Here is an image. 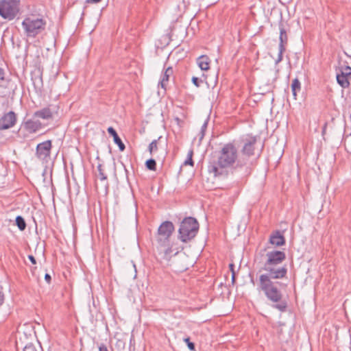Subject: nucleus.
Instances as JSON below:
<instances>
[{"label":"nucleus","mask_w":351,"mask_h":351,"mask_svg":"<svg viewBox=\"0 0 351 351\" xmlns=\"http://www.w3.org/2000/svg\"><path fill=\"white\" fill-rule=\"evenodd\" d=\"M210 160L208 171L215 177H245L251 173L250 163L245 158H240L238 148L233 142L224 144Z\"/></svg>","instance_id":"obj_1"},{"label":"nucleus","mask_w":351,"mask_h":351,"mask_svg":"<svg viewBox=\"0 0 351 351\" xmlns=\"http://www.w3.org/2000/svg\"><path fill=\"white\" fill-rule=\"evenodd\" d=\"M262 270L266 273L260 275L258 289L262 291L266 298L271 302L276 303L274 307L281 312H285L287 308V303L282 301L281 289L286 288L287 284L276 280L286 277L287 267L286 265H267L265 262Z\"/></svg>","instance_id":"obj_2"},{"label":"nucleus","mask_w":351,"mask_h":351,"mask_svg":"<svg viewBox=\"0 0 351 351\" xmlns=\"http://www.w3.org/2000/svg\"><path fill=\"white\" fill-rule=\"evenodd\" d=\"M175 230L173 223L170 221L162 222L158 228L156 234L157 248L162 258L169 260L172 252L169 239Z\"/></svg>","instance_id":"obj_3"},{"label":"nucleus","mask_w":351,"mask_h":351,"mask_svg":"<svg viewBox=\"0 0 351 351\" xmlns=\"http://www.w3.org/2000/svg\"><path fill=\"white\" fill-rule=\"evenodd\" d=\"M197 220L192 217H185L178 229V239L183 243H188L195 237L199 230Z\"/></svg>","instance_id":"obj_4"},{"label":"nucleus","mask_w":351,"mask_h":351,"mask_svg":"<svg viewBox=\"0 0 351 351\" xmlns=\"http://www.w3.org/2000/svg\"><path fill=\"white\" fill-rule=\"evenodd\" d=\"M22 26L27 37L35 38L45 30L46 21L43 19L27 17L22 22Z\"/></svg>","instance_id":"obj_5"},{"label":"nucleus","mask_w":351,"mask_h":351,"mask_svg":"<svg viewBox=\"0 0 351 351\" xmlns=\"http://www.w3.org/2000/svg\"><path fill=\"white\" fill-rule=\"evenodd\" d=\"M19 5L13 1H0V16L9 21L13 20L19 13Z\"/></svg>","instance_id":"obj_6"},{"label":"nucleus","mask_w":351,"mask_h":351,"mask_svg":"<svg viewBox=\"0 0 351 351\" xmlns=\"http://www.w3.org/2000/svg\"><path fill=\"white\" fill-rule=\"evenodd\" d=\"M257 141L256 136H250L245 139L244 145L241 149V156L240 158H245L249 161V158L254 155L255 144ZM250 163V162H248Z\"/></svg>","instance_id":"obj_7"},{"label":"nucleus","mask_w":351,"mask_h":351,"mask_svg":"<svg viewBox=\"0 0 351 351\" xmlns=\"http://www.w3.org/2000/svg\"><path fill=\"white\" fill-rule=\"evenodd\" d=\"M51 147L52 144L51 140H47L38 144L36 150V157L42 160H46L50 156Z\"/></svg>","instance_id":"obj_8"},{"label":"nucleus","mask_w":351,"mask_h":351,"mask_svg":"<svg viewBox=\"0 0 351 351\" xmlns=\"http://www.w3.org/2000/svg\"><path fill=\"white\" fill-rule=\"evenodd\" d=\"M267 265H281L286 259V254L280 250H272L266 254Z\"/></svg>","instance_id":"obj_9"},{"label":"nucleus","mask_w":351,"mask_h":351,"mask_svg":"<svg viewBox=\"0 0 351 351\" xmlns=\"http://www.w3.org/2000/svg\"><path fill=\"white\" fill-rule=\"evenodd\" d=\"M351 76V67L349 66H341L340 73H337V81L343 88H348L350 86L349 77Z\"/></svg>","instance_id":"obj_10"},{"label":"nucleus","mask_w":351,"mask_h":351,"mask_svg":"<svg viewBox=\"0 0 351 351\" xmlns=\"http://www.w3.org/2000/svg\"><path fill=\"white\" fill-rule=\"evenodd\" d=\"M16 123V115L13 111L5 113L0 118V130L12 128Z\"/></svg>","instance_id":"obj_11"},{"label":"nucleus","mask_w":351,"mask_h":351,"mask_svg":"<svg viewBox=\"0 0 351 351\" xmlns=\"http://www.w3.org/2000/svg\"><path fill=\"white\" fill-rule=\"evenodd\" d=\"M269 241L271 245L276 247L284 245L286 243L283 234L279 230H276L272 232L269 237Z\"/></svg>","instance_id":"obj_12"},{"label":"nucleus","mask_w":351,"mask_h":351,"mask_svg":"<svg viewBox=\"0 0 351 351\" xmlns=\"http://www.w3.org/2000/svg\"><path fill=\"white\" fill-rule=\"evenodd\" d=\"M41 123L39 121L29 119L24 123L25 129L29 133H34L41 128Z\"/></svg>","instance_id":"obj_13"},{"label":"nucleus","mask_w":351,"mask_h":351,"mask_svg":"<svg viewBox=\"0 0 351 351\" xmlns=\"http://www.w3.org/2000/svg\"><path fill=\"white\" fill-rule=\"evenodd\" d=\"M107 131L108 134L113 137L114 143L118 145L119 150L123 152L125 149V146L117 134L116 130L112 127H109Z\"/></svg>","instance_id":"obj_14"},{"label":"nucleus","mask_w":351,"mask_h":351,"mask_svg":"<svg viewBox=\"0 0 351 351\" xmlns=\"http://www.w3.org/2000/svg\"><path fill=\"white\" fill-rule=\"evenodd\" d=\"M279 30H280V36H279V47H286V45L288 43V36L287 34V31L285 28L284 24L282 22L279 23Z\"/></svg>","instance_id":"obj_15"},{"label":"nucleus","mask_w":351,"mask_h":351,"mask_svg":"<svg viewBox=\"0 0 351 351\" xmlns=\"http://www.w3.org/2000/svg\"><path fill=\"white\" fill-rule=\"evenodd\" d=\"M197 62L202 71H207L210 68V58L206 55L199 56L197 60Z\"/></svg>","instance_id":"obj_16"},{"label":"nucleus","mask_w":351,"mask_h":351,"mask_svg":"<svg viewBox=\"0 0 351 351\" xmlns=\"http://www.w3.org/2000/svg\"><path fill=\"white\" fill-rule=\"evenodd\" d=\"M35 117L48 119L52 117V112L49 108H45L34 112Z\"/></svg>","instance_id":"obj_17"},{"label":"nucleus","mask_w":351,"mask_h":351,"mask_svg":"<svg viewBox=\"0 0 351 351\" xmlns=\"http://www.w3.org/2000/svg\"><path fill=\"white\" fill-rule=\"evenodd\" d=\"M173 74V69L171 66H169L165 71V73L162 75V78L159 82L161 87L164 89H166L167 82L169 81V77Z\"/></svg>","instance_id":"obj_18"},{"label":"nucleus","mask_w":351,"mask_h":351,"mask_svg":"<svg viewBox=\"0 0 351 351\" xmlns=\"http://www.w3.org/2000/svg\"><path fill=\"white\" fill-rule=\"evenodd\" d=\"M11 79L6 76L4 69L0 67V87L7 88Z\"/></svg>","instance_id":"obj_19"},{"label":"nucleus","mask_w":351,"mask_h":351,"mask_svg":"<svg viewBox=\"0 0 351 351\" xmlns=\"http://www.w3.org/2000/svg\"><path fill=\"white\" fill-rule=\"evenodd\" d=\"M97 171H98V177L101 181H106L105 184L106 192L107 193L108 189V182L107 181V175L104 172V169H103V166L101 164H99L97 165Z\"/></svg>","instance_id":"obj_20"},{"label":"nucleus","mask_w":351,"mask_h":351,"mask_svg":"<svg viewBox=\"0 0 351 351\" xmlns=\"http://www.w3.org/2000/svg\"><path fill=\"white\" fill-rule=\"evenodd\" d=\"M301 90V84L298 78H295L291 83V90L293 95L296 99L297 93Z\"/></svg>","instance_id":"obj_21"},{"label":"nucleus","mask_w":351,"mask_h":351,"mask_svg":"<svg viewBox=\"0 0 351 351\" xmlns=\"http://www.w3.org/2000/svg\"><path fill=\"white\" fill-rule=\"evenodd\" d=\"M15 222H16V225L17 226V227L19 228V229L21 231H23L25 230L26 226H27L26 222L22 216L18 215L16 217Z\"/></svg>","instance_id":"obj_22"},{"label":"nucleus","mask_w":351,"mask_h":351,"mask_svg":"<svg viewBox=\"0 0 351 351\" xmlns=\"http://www.w3.org/2000/svg\"><path fill=\"white\" fill-rule=\"evenodd\" d=\"M162 138V136L158 137L157 140H154L148 147V150L150 154H152L154 152L158 150V141Z\"/></svg>","instance_id":"obj_23"},{"label":"nucleus","mask_w":351,"mask_h":351,"mask_svg":"<svg viewBox=\"0 0 351 351\" xmlns=\"http://www.w3.org/2000/svg\"><path fill=\"white\" fill-rule=\"evenodd\" d=\"M145 167L147 169L151 171H156V162L154 158H149L145 162Z\"/></svg>","instance_id":"obj_24"},{"label":"nucleus","mask_w":351,"mask_h":351,"mask_svg":"<svg viewBox=\"0 0 351 351\" xmlns=\"http://www.w3.org/2000/svg\"><path fill=\"white\" fill-rule=\"evenodd\" d=\"M193 150L190 149L187 154V159L184 162V165L194 166V162L193 160Z\"/></svg>","instance_id":"obj_25"},{"label":"nucleus","mask_w":351,"mask_h":351,"mask_svg":"<svg viewBox=\"0 0 351 351\" xmlns=\"http://www.w3.org/2000/svg\"><path fill=\"white\" fill-rule=\"evenodd\" d=\"M344 145L347 152L351 154V134H349L345 138Z\"/></svg>","instance_id":"obj_26"},{"label":"nucleus","mask_w":351,"mask_h":351,"mask_svg":"<svg viewBox=\"0 0 351 351\" xmlns=\"http://www.w3.org/2000/svg\"><path fill=\"white\" fill-rule=\"evenodd\" d=\"M278 55L277 59L275 60V64L277 65L279 62L282 60L283 53L286 50V47H278Z\"/></svg>","instance_id":"obj_27"},{"label":"nucleus","mask_w":351,"mask_h":351,"mask_svg":"<svg viewBox=\"0 0 351 351\" xmlns=\"http://www.w3.org/2000/svg\"><path fill=\"white\" fill-rule=\"evenodd\" d=\"M229 268L232 274V284L234 285L236 282V272L234 271V265L233 263H230L229 265Z\"/></svg>","instance_id":"obj_28"},{"label":"nucleus","mask_w":351,"mask_h":351,"mask_svg":"<svg viewBox=\"0 0 351 351\" xmlns=\"http://www.w3.org/2000/svg\"><path fill=\"white\" fill-rule=\"evenodd\" d=\"M184 341L187 344L188 348L191 351H195V343L191 342L189 337L184 339Z\"/></svg>","instance_id":"obj_29"},{"label":"nucleus","mask_w":351,"mask_h":351,"mask_svg":"<svg viewBox=\"0 0 351 351\" xmlns=\"http://www.w3.org/2000/svg\"><path fill=\"white\" fill-rule=\"evenodd\" d=\"M23 351H38L36 346L30 343L27 344L23 348Z\"/></svg>","instance_id":"obj_30"},{"label":"nucleus","mask_w":351,"mask_h":351,"mask_svg":"<svg viewBox=\"0 0 351 351\" xmlns=\"http://www.w3.org/2000/svg\"><path fill=\"white\" fill-rule=\"evenodd\" d=\"M192 82L196 87H199L200 84L203 82L202 80L198 78L197 77H192Z\"/></svg>","instance_id":"obj_31"},{"label":"nucleus","mask_w":351,"mask_h":351,"mask_svg":"<svg viewBox=\"0 0 351 351\" xmlns=\"http://www.w3.org/2000/svg\"><path fill=\"white\" fill-rule=\"evenodd\" d=\"M207 128V122H204V123L203 124V125L202 126V128H201V137H200V140H202L204 136V132H205V130Z\"/></svg>","instance_id":"obj_32"},{"label":"nucleus","mask_w":351,"mask_h":351,"mask_svg":"<svg viewBox=\"0 0 351 351\" xmlns=\"http://www.w3.org/2000/svg\"><path fill=\"white\" fill-rule=\"evenodd\" d=\"M99 351H108V348L106 347V346L104 343H101L99 346Z\"/></svg>","instance_id":"obj_33"},{"label":"nucleus","mask_w":351,"mask_h":351,"mask_svg":"<svg viewBox=\"0 0 351 351\" xmlns=\"http://www.w3.org/2000/svg\"><path fill=\"white\" fill-rule=\"evenodd\" d=\"M28 259L31 261L33 265L36 264V260L33 255H28Z\"/></svg>","instance_id":"obj_34"},{"label":"nucleus","mask_w":351,"mask_h":351,"mask_svg":"<svg viewBox=\"0 0 351 351\" xmlns=\"http://www.w3.org/2000/svg\"><path fill=\"white\" fill-rule=\"evenodd\" d=\"M45 280H46V282L49 284L51 281V275L49 274H45Z\"/></svg>","instance_id":"obj_35"},{"label":"nucleus","mask_w":351,"mask_h":351,"mask_svg":"<svg viewBox=\"0 0 351 351\" xmlns=\"http://www.w3.org/2000/svg\"><path fill=\"white\" fill-rule=\"evenodd\" d=\"M4 294L0 291V307L2 306V304L4 302Z\"/></svg>","instance_id":"obj_36"},{"label":"nucleus","mask_w":351,"mask_h":351,"mask_svg":"<svg viewBox=\"0 0 351 351\" xmlns=\"http://www.w3.org/2000/svg\"><path fill=\"white\" fill-rule=\"evenodd\" d=\"M101 0H86V3H98L101 2Z\"/></svg>","instance_id":"obj_37"},{"label":"nucleus","mask_w":351,"mask_h":351,"mask_svg":"<svg viewBox=\"0 0 351 351\" xmlns=\"http://www.w3.org/2000/svg\"><path fill=\"white\" fill-rule=\"evenodd\" d=\"M5 110V104L0 101V112L4 111Z\"/></svg>","instance_id":"obj_38"},{"label":"nucleus","mask_w":351,"mask_h":351,"mask_svg":"<svg viewBox=\"0 0 351 351\" xmlns=\"http://www.w3.org/2000/svg\"><path fill=\"white\" fill-rule=\"evenodd\" d=\"M8 1H13L19 5V0H8Z\"/></svg>","instance_id":"obj_39"},{"label":"nucleus","mask_w":351,"mask_h":351,"mask_svg":"<svg viewBox=\"0 0 351 351\" xmlns=\"http://www.w3.org/2000/svg\"><path fill=\"white\" fill-rule=\"evenodd\" d=\"M32 80H33V84H34V86H36V82H35V80H34V78H32Z\"/></svg>","instance_id":"obj_40"},{"label":"nucleus","mask_w":351,"mask_h":351,"mask_svg":"<svg viewBox=\"0 0 351 351\" xmlns=\"http://www.w3.org/2000/svg\"><path fill=\"white\" fill-rule=\"evenodd\" d=\"M251 282L254 283V280L253 278L251 279Z\"/></svg>","instance_id":"obj_41"},{"label":"nucleus","mask_w":351,"mask_h":351,"mask_svg":"<svg viewBox=\"0 0 351 351\" xmlns=\"http://www.w3.org/2000/svg\"><path fill=\"white\" fill-rule=\"evenodd\" d=\"M350 80H351V76H350V77H349V81H350Z\"/></svg>","instance_id":"obj_42"}]
</instances>
